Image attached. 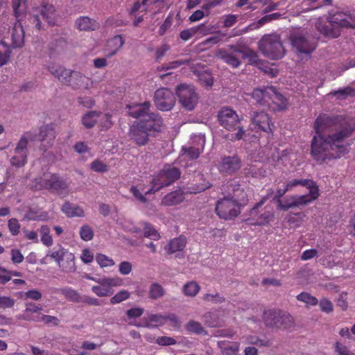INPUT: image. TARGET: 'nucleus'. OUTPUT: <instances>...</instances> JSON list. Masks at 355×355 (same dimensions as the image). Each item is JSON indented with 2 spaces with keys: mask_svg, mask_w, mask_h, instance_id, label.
Segmentation results:
<instances>
[{
  "mask_svg": "<svg viewBox=\"0 0 355 355\" xmlns=\"http://www.w3.org/2000/svg\"><path fill=\"white\" fill-rule=\"evenodd\" d=\"M91 169L95 172L103 173L108 171V166L104 162L96 159L91 163Z\"/></svg>",
  "mask_w": 355,
  "mask_h": 355,
  "instance_id": "69168bd1",
  "label": "nucleus"
},
{
  "mask_svg": "<svg viewBox=\"0 0 355 355\" xmlns=\"http://www.w3.org/2000/svg\"><path fill=\"white\" fill-rule=\"evenodd\" d=\"M28 156L25 154H16L10 159V163L12 166L20 168L25 166L27 163Z\"/></svg>",
  "mask_w": 355,
  "mask_h": 355,
  "instance_id": "13d9d810",
  "label": "nucleus"
},
{
  "mask_svg": "<svg viewBox=\"0 0 355 355\" xmlns=\"http://www.w3.org/2000/svg\"><path fill=\"white\" fill-rule=\"evenodd\" d=\"M241 58L243 59H248L250 64L256 63L258 60L257 53L248 48L243 49Z\"/></svg>",
  "mask_w": 355,
  "mask_h": 355,
  "instance_id": "680f3d73",
  "label": "nucleus"
},
{
  "mask_svg": "<svg viewBox=\"0 0 355 355\" xmlns=\"http://www.w3.org/2000/svg\"><path fill=\"white\" fill-rule=\"evenodd\" d=\"M143 127L142 123L135 122L129 131L130 139L139 146L146 145L149 140V133Z\"/></svg>",
  "mask_w": 355,
  "mask_h": 355,
  "instance_id": "4be33fe9",
  "label": "nucleus"
},
{
  "mask_svg": "<svg viewBox=\"0 0 355 355\" xmlns=\"http://www.w3.org/2000/svg\"><path fill=\"white\" fill-rule=\"evenodd\" d=\"M186 243V238L184 236H180L171 240L165 248V250L167 253L170 254L176 252L182 251L185 248Z\"/></svg>",
  "mask_w": 355,
  "mask_h": 355,
  "instance_id": "4c0bfd02",
  "label": "nucleus"
},
{
  "mask_svg": "<svg viewBox=\"0 0 355 355\" xmlns=\"http://www.w3.org/2000/svg\"><path fill=\"white\" fill-rule=\"evenodd\" d=\"M38 137L39 141H40V148L44 152L51 148L53 145L56 137L54 125L50 123L41 126Z\"/></svg>",
  "mask_w": 355,
  "mask_h": 355,
  "instance_id": "a211bd4d",
  "label": "nucleus"
},
{
  "mask_svg": "<svg viewBox=\"0 0 355 355\" xmlns=\"http://www.w3.org/2000/svg\"><path fill=\"white\" fill-rule=\"evenodd\" d=\"M147 322L148 324L146 327H148L153 326L149 323H156L157 324L155 326L162 325L166 322V317L160 314H151L148 316Z\"/></svg>",
  "mask_w": 355,
  "mask_h": 355,
  "instance_id": "052dcab7",
  "label": "nucleus"
},
{
  "mask_svg": "<svg viewBox=\"0 0 355 355\" xmlns=\"http://www.w3.org/2000/svg\"><path fill=\"white\" fill-rule=\"evenodd\" d=\"M14 15L19 21L26 12V0H12Z\"/></svg>",
  "mask_w": 355,
  "mask_h": 355,
  "instance_id": "ea45409f",
  "label": "nucleus"
},
{
  "mask_svg": "<svg viewBox=\"0 0 355 355\" xmlns=\"http://www.w3.org/2000/svg\"><path fill=\"white\" fill-rule=\"evenodd\" d=\"M47 256L55 260L61 270L66 273L73 272L76 270L75 264V256L69 252L61 245L53 248L51 252L47 254Z\"/></svg>",
  "mask_w": 355,
  "mask_h": 355,
  "instance_id": "6e6552de",
  "label": "nucleus"
},
{
  "mask_svg": "<svg viewBox=\"0 0 355 355\" xmlns=\"http://www.w3.org/2000/svg\"><path fill=\"white\" fill-rule=\"evenodd\" d=\"M142 123L144 128L148 132L151 130L159 132L163 125V120L162 117L156 113L149 114L145 119H141L138 121Z\"/></svg>",
  "mask_w": 355,
  "mask_h": 355,
  "instance_id": "b1692460",
  "label": "nucleus"
},
{
  "mask_svg": "<svg viewBox=\"0 0 355 355\" xmlns=\"http://www.w3.org/2000/svg\"><path fill=\"white\" fill-rule=\"evenodd\" d=\"M36 135L31 131L26 132L21 137L15 148V154H25L28 156V140H34Z\"/></svg>",
  "mask_w": 355,
  "mask_h": 355,
  "instance_id": "473e14b6",
  "label": "nucleus"
},
{
  "mask_svg": "<svg viewBox=\"0 0 355 355\" xmlns=\"http://www.w3.org/2000/svg\"><path fill=\"white\" fill-rule=\"evenodd\" d=\"M218 346L220 349L223 355H233L239 349L238 343H230L228 341H219Z\"/></svg>",
  "mask_w": 355,
  "mask_h": 355,
  "instance_id": "58836bf2",
  "label": "nucleus"
},
{
  "mask_svg": "<svg viewBox=\"0 0 355 355\" xmlns=\"http://www.w3.org/2000/svg\"><path fill=\"white\" fill-rule=\"evenodd\" d=\"M12 46L14 48L21 47L24 43V31L20 24H16L11 31Z\"/></svg>",
  "mask_w": 355,
  "mask_h": 355,
  "instance_id": "c9c22d12",
  "label": "nucleus"
},
{
  "mask_svg": "<svg viewBox=\"0 0 355 355\" xmlns=\"http://www.w3.org/2000/svg\"><path fill=\"white\" fill-rule=\"evenodd\" d=\"M96 261L101 268L110 267L115 263L112 259L101 253L96 254Z\"/></svg>",
  "mask_w": 355,
  "mask_h": 355,
  "instance_id": "4d7b16f0",
  "label": "nucleus"
},
{
  "mask_svg": "<svg viewBox=\"0 0 355 355\" xmlns=\"http://www.w3.org/2000/svg\"><path fill=\"white\" fill-rule=\"evenodd\" d=\"M184 200V193L181 190H175L165 195L161 203L164 206H175L180 204Z\"/></svg>",
  "mask_w": 355,
  "mask_h": 355,
  "instance_id": "c85d7f7f",
  "label": "nucleus"
},
{
  "mask_svg": "<svg viewBox=\"0 0 355 355\" xmlns=\"http://www.w3.org/2000/svg\"><path fill=\"white\" fill-rule=\"evenodd\" d=\"M310 154L311 157L319 164L340 157V154H336L326 137L317 134L313 136Z\"/></svg>",
  "mask_w": 355,
  "mask_h": 355,
  "instance_id": "f03ea898",
  "label": "nucleus"
},
{
  "mask_svg": "<svg viewBox=\"0 0 355 355\" xmlns=\"http://www.w3.org/2000/svg\"><path fill=\"white\" fill-rule=\"evenodd\" d=\"M339 131L334 134L328 135L326 137L336 154H340V157L348 153V147L351 144H343L345 139L352 135L355 130V126L350 124H344Z\"/></svg>",
  "mask_w": 355,
  "mask_h": 355,
  "instance_id": "1a4fd4ad",
  "label": "nucleus"
},
{
  "mask_svg": "<svg viewBox=\"0 0 355 355\" xmlns=\"http://www.w3.org/2000/svg\"><path fill=\"white\" fill-rule=\"evenodd\" d=\"M241 168V159L238 155L223 156L218 165V171L224 175H231Z\"/></svg>",
  "mask_w": 355,
  "mask_h": 355,
  "instance_id": "f3484780",
  "label": "nucleus"
},
{
  "mask_svg": "<svg viewBox=\"0 0 355 355\" xmlns=\"http://www.w3.org/2000/svg\"><path fill=\"white\" fill-rule=\"evenodd\" d=\"M76 28L80 31H92L98 30L100 24L95 19L87 16L78 17L75 22Z\"/></svg>",
  "mask_w": 355,
  "mask_h": 355,
  "instance_id": "cd10ccee",
  "label": "nucleus"
},
{
  "mask_svg": "<svg viewBox=\"0 0 355 355\" xmlns=\"http://www.w3.org/2000/svg\"><path fill=\"white\" fill-rule=\"evenodd\" d=\"M182 151L183 152L182 155H186L189 159L193 160L199 157L202 150L193 146H190L189 148L182 147Z\"/></svg>",
  "mask_w": 355,
  "mask_h": 355,
  "instance_id": "603ef678",
  "label": "nucleus"
},
{
  "mask_svg": "<svg viewBox=\"0 0 355 355\" xmlns=\"http://www.w3.org/2000/svg\"><path fill=\"white\" fill-rule=\"evenodd\" d=\"M200 285L194 281H191L186 283L182 287V293L187 297H193L200 291Z\"/></svg>",
  "mask_w": 355,
  "mask_h": 355,
  "instance_id": "a19ab883",
  "label": "nucleus"
},
{
  "mask_svg": "<svg viewBox=\"0 0 355 355\" xmlns=\"http://www.w3.org/2000/svg\"><path fill=\"white\" fill-rule=\"evenodd\" d=\"M11 54V49L4 42H0V67H2L8 63L10 60Z\"/></svg>",
  "mask_w": 355,
  "mask_h": 355,
  "instance_id": "37998d69",
  "label": "nucleus"
},
{
  "mask_svg": "<svg viewBox=\"0 0 355 355\" xmlns=\"http://www.w3.org/2000/svg\"><path fill=\"white\" fill-rule=\"evenodd\" d=\"M99 116V112L90 111L85 114L82 119V123L87 128H92L97 123Z\"/></svg>",
  "mask_w": 355,
  "mask_h": 355,
  "instance_id": "79ce46f5",
  "label": "nucleus"
},
{
  "mask_svg": "<svg viewBox=\"0 0 355 355\" xmlns=\"http://www.w3.org/2000/svg\"><path fill=\"white\" fill-rule=\"evenodd\" d=\"M317 30L324 37L334 39L340 36L343 28H355V17L343 12L329 13L328 20H318L315 24Z\"/></svg>",
  "mask_w": 355,
  "mask_h": 355,
  "instance_id": "f257e3e1",
  "label": "nucleus"
},
{
  "mask_svg": "<svg viewBox=\"0 0 355 355\" xmlns=\"http://www.w3.org/2000/svg\"><path fill=\"white\" fill-rule=\"evenodd\" d=\"M186 330L189 332L194 334L200 335L202 334H206V331L202 327V324L194 320H190L186 325H185Z\"/></svg>",
  "mask_w": 355,
  "mask_h": 355,
  "instance_id": "49530a36",
  "label": "nucleus"
},
{
  "mask_svg": "<svg viewBox=\"0 0 355 355\" xmlns=\"http://www.w3.org/2000/svg\"><path fill=\"white\" fill-rule=\"evenodd\" d=\"M181 171L177 167L165 165L164 168L153 177L151 188L145 191V195L153 193L164 187L175 182L180 177Z\"/></svg>",
  "mask_w": 355,
  "mask_h": 355,
  "instance_id": "20e7f679",
  "label": "nucleus"
},
{
  "mask_svg": "<svg viewBox=\"0 0 355 355\" xmlns=\"http://www.w3.org/2000/svg\"><path fill=\"white\" fill-rule=\"evenodd\" d=\"M41 241L46 246H51L53 244V239L50 235V228L48 225H42L40 228Z\"/></svg>",
  "mask_w": 355,
  "mask_h": 355,
  "instance_id": "3c124183",
  "label": "nucleus"
},
{
  "mask_svg": "<svg viewBox=\"0 0 355 355\" xmlns=\"http://www.w3.org/2000/svg\"><path fill=\"white\" fill-rule=\"evenodd\" d=\"M79 234L81 239L85 241L92 240L94 235L92 228L88 225H83L80 229Z\"/></svg>",
  "mask_w": 355,
  "mask_h": 355,
  "instance_id": "6e6d98bb",
  "label": "nucleus"
},
{
  "mask_svg": "<svg viewBox=\"0 0 355 355\" xmlns=\"http://www.w3.org/2000/svg\"><path fill=\"white\" fill-rule=\"evenodd\" d=\"M335 350L338 355H355L347 347L338 342L335 344Z\"/></svg>",
  "mask_w": 355,
  "mask_h": 355,
  "instance_id": "774afa93",
  "label": "nucleus"
},
{
  "mask_svg": "<svg viewBox=\"0 0 355 355\" xmlns=\"http://www.w3.org/2000/svg\"><path fill=\"white\" fill-rule=\"evenodd\" d=\"M261 53L270 60H279L284 57L285 49L278 35H267L259 42Z\"/></svg>",
  "mask_w": 355,
  "mask_h": 355,
  "instance_id": "39448f33",
  "label": "nucleus"
},
{
  "mask_svg": "<svg viewBox=\"0 0 355 355\" xmlns=\"http://www.w3.org/2000/svg\"><path fill=\"white\" fill-rule=\"evenodd\" d=\"M220 124L227 130H234L239 128L234 134L232 139L240 140L242 139L245 130L240 127V119L236 112L227 107L223 108L218 114Z\"/></svg>",
  "mask_w": 355,
  "mask_h": 355,
  "instance_id": "0eeeda50",
  "label": "nucleus"
},
{
  "mask_svg": "<svg viewBox=\"0 0 355 355\" xmlns=\"http://www.w3.org/2000/svg\"><path fill=\"white\" fill-rule=\"evenodd\" d=\"M61 210L69 218L85 216V211L81 207L69 201L63 204Z\"/></svg>",
  "mask_w": 355,
  "mask_h": 355,
  "instance_id": "72a5a7b5",
  "label": "nucleus"
},
{
  "mask_svg": "<svg viewBox=\"0 0 355 355\" xmlns=\"http://www.w3.org/2000/svg\"><path fill=\"white\" fill-rule=\"evenodd\" d=\"M296 299L309 306H315L318 304V300L306 292H302L297 295Z\"/></svg>",
  "mask_w": 355,
  "mask_h": 355,
  "instance_id": "09e8293b",
  "label": "nucleus"
},
{
  "mask_svg": "<svg viewBox=\"0 0 355 355\" xmlns=\"http://www.w3.org/2000/svg\"><path fill=\"white\" fill-rule=\"evenodd\" d=\"M48 212L37 207H29L24 218L27 220L46 221L49 220Z\"/></svg>",
  "mask_w": 355,
  "mask_h": 355,
  "instance_id": "7c9ffc66",
  "label": "nucleus"
},
{
  "mask_svg": "<svg viewBox=\"0 0 355 355\" xmlns=\"http://www.w3.org/2000/svg\"><path fill=\"white\" fill-rule=\"evenodd\" d=\"M15 304V299L9 296H0V309H6L12 308Z\"/></svg>",
  "mask_w": 355,
  "mask_h": 355,
  "instance_id": "338daca9",
  "label": "nucleus"
},
{
  "mask_svg": "<svg viewBox=\"0 0 355 355\" xmlns=\"http://www.w3.org/2000/svg\"><path fill=\"white\" fill-rule=\"evenodd\" d=\"M320 310L322 312L329 313H331L334 310L333 303L326 297L322 298L320 302H318Z\"/></svg>",
  "mask_w": 355,
  "mask_h": 355,
  "instance_id": "0e129e2a",
  "label": "nucleus"
},
{
  "mask_svg": "<svg viewBox=\"0 0 355 355\" xmlns=\"http://www.w3.org/2000/svg\"><path fill=\"white\" fill-rule=\"evenodd\" d=\"M92 291L98 297H107L113 294L112 288H108L107 286H93Z\"/></svg>",
  "mask_w": 355,
  "mask_h": 355,
  "instance_id": "5fc2aeb1",
  "label": "nucleus"
},
{
  "mask_svg": "<svg viewBox=\"0 0 355 355\" xmlns=\"http://www.w3.org/2000/svg\"><path fill=\"white\" fill-rule=\"evenodd\" d=\"M290 41L292 49L298 56L311 54L316 48L317 44L313 38L301 33L291 35Z\"/></svg>",
  "mask_w": 355,
  "mask_h": 355,
  "instance_id": "ddd939ff",
  "label": "nucleus"
},
{
  "mask_svg": "<svg viewBox=\"0 0 355 355\" xmlns=\"http://www.w3.org/2000/svg\"><path fill=\"white\" fill-rule=\"evenodd\" d=\"M42 18L50 25L54 26L58 21V14L55 7L48 3H42L40 10Z\"/></svg>",
  "mask_w": 355,
  "mask_h": 355,
  "instance_id": "393cba45",
  "label": "nucleus"
},
{
  "mask_svg": "<svg viewBox=\"0 0 355 355\" xmlns=\"http://www.w3.org/2000/svg\"><path fill=\"white\" fill-rule=\"evenodd\" d=\"M288 191H291L294 189V188L302 186L305 187L309 189V192H311V189L312 188L315 187L317 189V191L320 192L318 186L316 182L311 179H293L288 180L285 184Z\"/></svg>",
  "mask_w": 355,
  "mask_h": 355,
  "instance_id": "c756f323",
  "label": "nucleus"
},
{
  "mask_svg": "<svg viewBox=\"0 0 355 355\" xmlns=\"http://www.w3.org/2000/svg\"><path fill=\"white\" fill-rule=\"evenodd\" d=\"M216 56L232 68H238L241 64L239 57L227 52L225 49H220L217 52Z\"/></svg>",
  "mask_w": 355,
  "mask_h": 355,
  "instance_id": "f704fd0d",
  "label": "nucleus"
},
{
  "mask_svg": "<svg viewBox=\"0 0 355 355\" xmlns=\"http://www.w3.org/2000/svg\"><path fill=\"white\" fill-rule=\"evenodd\" d=\"M330 95L332 96H336L340 99H345L347 96H355V89L350 87H347L336 91H333L330 93Z\"/></svg>",
  "mask_w": 355,
  "mask_h": 355,
  "instance_id": "de8ad7c7",
  "label": "nucleus"
},
{
  "mask_svg": "<svg viewBox=\"0 0 355 355\" xmlns=\"http://www.w3.org/2000/svg\"><path fill=\"white\" fill-rule=\"evenodd\" d=\"M60 293L69 300L73 302H80L82 301L81 295L71 288H65L60 290Z\"/></svg>",
  "mask_w": 355,
  "mask_h": 355,
  "instance_id": "a18cd8bd",
  "label": "nucleus"
},
{
  "mask_svg": "<svg viewBox=\"0 0 355 355\" xmlns=\"http://www.w3.org/2000/svg\"><path fill=\"white\" fill-rule=\"evenodd\" d=\"M156 107L161 111H169L175 105L174 94L168 88H160L155 91L153 98Z\"/></svg>",
  "mask_w": 355,
  "mask_h": 355,
  "instance_id": "dca6fc26",
  "label": "nucleus"
},
{
  "mask_svg": "<svg viewBox=\"0 0 355 355\" xmlns=\"http://www.w3.org/2000/svg\"><path fill=\"white\" fill-rule=\"evenodd\" d=\"M125 40L121 35H116L108 40L106 44V56L111 58L123 46Z\"/></svg>",
  "mask_w": 355,
  "mask_h": 355,
  "instance_id": "bb28decb",
  "label": "nucleus"
},
{
  "mask_svg": "<svg viewBox=\"0 0 355 355\" xmlns=\"http://www.w3.org/2000/svg\"><path fill=\"white\" fill-rule=\"evenodd\" d=\"M273 193L272 189L268 190V195L261 198L250 211V217L245 219L248 225L265 226L273 220L275 214L272 211L265 210L262 213L259 212V209L266 202L269 196Z\"/></svg>",
  "mask_w": 355,
  "mask_h": 355,
  "instance_id": "423d86ee",
  "label": "nucleus"
},
{
  "mask_svg": "<svg viewBox=\"0 0 355 355\" xmlns=\"http://www.w3.org/2000/svg\"><path fill=\"white\" fill-rule=\"evenodd\" d=\"M227 191L232 193V198L239 204L241 207L245 206L248 202V197L245 189L235 180H229L227 184Z\"/></svg>",
  "mask_w": 355,
  "mask_h": 355,
  "instance_id": "aec40b11",
  "label": "nucleus"
},
{
  "mask_svg": "<svg viewBox=\"0 0 355 355\" xmlns=\"http://www.w3.org/2000/svg\"><path fill=\"white\" fill-rule=\"evenodd\" d=\"M47 69L54 77L58 78V80L64 85H69L72 76H81L80 73L66 69L61 65H49L47 67Z\"/></svg>",
  "mask_w": 355,
  "mask_h": 355,
  "instance_id": "6ab92c4d",
  "label": "nucleus"
},
{
  "mask_svg": "<svg viewBox=\"0 0 355 355\" xmlns=\"http://www.w3.org/2000/svg\"><path fill=\"white\" fill-rule=\"evenodd\" d=\"M270 87H266L263 89L257 88L254 89L252 96L256 101L257 103L263 105V106H270V104L268 103V98Z\"/></svg>",
  "mask_w": 355,
  "mask_h": 355,
  "instance_id": "e433bc0d",
  "label": "nucleus"
},
{
  "mask_svg": "<svg viewBox=\"0 0 355 355\" xmlns=\"http://www.w3.org/2000/svg\"><path fill=\"white\" fill-rule=\"evenodd\" d=\"M122 284L123 279L120 277H103L101 281V286H107L110 288Z\"/></svg>",
  "mask_w": 355,
  "mask_h": 355,
  "instance_id": "bf43d9fd",
  "label": "nucleus"
},
{
  "mask_svg": "<svg viewBox=\"0 0 355 355\" xmlns=\"http://www.w3.org/2000/svg\"><path fill=\"white\" fill-rule=\"evenodd\" d=\"M252 123L254 128L267 133L272 132L275 125L269 115L264 112H256L252 117Z\"/></svg>",
  "mask_w": 355,
  "mask_h": 355,
  "instance_id": "412c9836",
  "label": "nucleus"
},
{
  "mask_svg": "<svg viewBox=\"0 0 355 355\" xmlns=\"http://www.w3.org/2000/svg\"><path fill=\"white\" fill-rule=\"evenodd\" d=\"M239 204L230 196L218 200L216 203L215 211L217 216L224 220H233L241 214Z\"/></svg>",
  "mask_w": 355,
  "mask_h": 355,
  "instance_id": "9b49d317",
  "label": "nucleus"
},
{
  "mask_svg": "<svg viewBox=\"0 0 355 355\" xmlns=\"http://www.w3.org/2000/svg\"><path fill=\"white\" fill-rule=\"evenodd\" d=\"M263 322L267 327L286 329L293 326V319L286 312L269 309L263 312Z\"/></svg>",
  "mask_w": 355,
  "mask_h": 355,
  "instance_id": "9d476101",
  "label": "nucleus"
},
{
  "mask_svg": "<svg viewBox=\"0 0 355 355\" xmlns=\"http://www.w3.org/2000/svg\"><path fill=\"white\" fill-rule=\"evenodd\" d=\"M128 114L133 118L145 119L150 114V102L145 101L141 104H135L134 105H128Z\"/></svg>",
  "mask_w": 355,
  "mask_h": 355,
  "instance_id": "a878e982",
  "label": "nucleus"
},
{
  "mask_svg": "<svg viewBox=\"0 0 355 355\" xmlns=\"http://www.w3.org/2000/svg\"><path fill=\"white\" fill-rule=\"evenodd\" d=\"M319 196L320 192H318L317 189L313 187L308 194L293 195L282 201H279L278 209L286 211L291 208L307 205L318 199Z\"/></svg>",
  "mask_w": 355,
  "mask_h": 355,
  "instance_id": "f8f14e48",
  "label": "nucleus"
},
{
  "mask_svg": "<svg viewBox=\"0 0 355 355\" xmlns=\"http://www.w3.org/2000/svg\"><path fill=\"white\" fill-rule=\"evenodd\" d=\"M142 225L144 226V234L145 237L153 240H158L160 239L159 234L152 224L148 222H144L142 223Z\"/></svg>",
  "mask_w": 355,
  "mask_h": 355,
  "instance_id": "c03bdc74",
  "label": "nucleus"
},
{
  "mask_svg": "<svg viewBox=\"0 0 355 355\" xmlns=\"http://www.w3.org/2000/svg\"><path fill=\"white\" fill-rule=\"evenodd\" d=\"M165 294V291L164 288L157 283H153L151 284L149 289V297L151 299L156 300Z\"/></svg>",
  "mask_w": 355,
  "mask_h": 355,
  "instance_id": "8fccbe9b",
  "label": "nucleus"
},
{
  "mask_svg": "<svg viewBox=\"0 0 355 355\" xmlns=\"http://www.w3.org/2000/svg\"><path fill=\"white\" fill-rule=\"evenodd\" d=\"M129 297V292L125 290L120 291L110 299V303L112 304H116L128 299Z\"/></svg>",
  "mask_w": 355,
  "mask_h": 355,
  "instance_id": "e2e57ef3",
  "label": "nucleus"
},
{
  "mask_svg": "<svg viewBox=\"0 0 355 355\" xmlns=\"http://www.w3.org/2000/svg\"><path fill=\"white\" fill-rule=\"evenodd\" d=\"M41 306L33 303L26 304V309L24 310L23 315L21 316V318L28 321L32 320L39 322L40 317L41 315Z\"/></svg>",
  "mask_w": 355,
  "mask_h": 355,
  "instance_id": "2f4dec72",
  "label": "nucleus"
},
{
  "mask_svg": "<svg viewBox=\"0 0 355 355\" xmlns=\"http://www.w3.org/2000/svg\"><path fill=\"white\" fill-rule=\"evenodd\" d=\"M35 182L40 189L52 190L63 197L69 193V183L57 173H44L42 177L35 179Z\"/></svg>",
  "mask_w": 355,
  "mask_h": 355,
  "instance_id": "7ed1b4c3",
  "label": "nucleus"
},
{
  "mask_svg": "<svg viewBox=\"0 0 355 355\" xmlns=\"http://www.w3.org/2000/svg\"><path fill=\"white\" fill-rule=\"evenodd\" d=\"M176 94L180 104L184 109L191 111L195 108L198 98L193 86L180 85L177 87Z\"/></svg>",
  "mask_w": 355,
  "mask_h": 355,
  "instance_id": "4468645a",
  "label": "nucleus"
},
{
  "mask_svg": "<svg viewBox=\"0 0 355 355\" xmlns=\"http://www.w3.org/2000/svg\"><path fill=\"white\" fill-rule=\"evenodd\" d=\"M98 117V121L99 122V125L101 127L102 130H106L112 127V121L111 114H103L99 112V116Z\"/></svg>",
  "mask_w": 355,
  "mask_h": 355,
  "instance_id": "864d4df0",
  "label": "nucleus"
},
{
  "mask_svg": "<svg viewBox=\"0 0 355 355\" xmlns=\"http://www.w3.org/2000/svg\"><path fill=\"white\" fill-rule=\"evenodd\" d=\"M268 94H269L268 103L270 104V106H268V107L277 111L287 108V99L279 93L275 87H270Z\"/></svg>",
  "mask_w": 355,
  "mask_h": 355,
  "instance_id": "5701e85b",
  "label": "nucleus"
},
{
  "mask_svg": "<svg viewBox=\"0 0 355 355\" xmlns=\"http://www.w3.org/2000/svg\"><path fill=\"white\" fill-rule=\"evenodd\" d=\"M345 118L340 115L320 114L314 122V130L316 134L322 133L327 129L343 126Z\"/></svg>",
  "mask_w": 355,
  "mask_h": 355,
  "instance_id": "2eb2a0df",
  "label": "nucleus"
}]
</instances>
